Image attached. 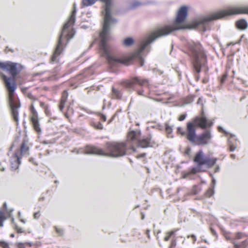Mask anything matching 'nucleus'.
<instances>
[{
    "label": "nucleus",
    "mask_w": 248,
    "mask_h": 248,
    "mask_svg": "<svg viewBox=\"0 0 248 248\" xmlns=\"http://www.w3.org/2000/svg\"><path fill=\"white\" fill-rule=\"evenodd\" d=\"M41 216L40 212L38 211L34 213L33 214V217L35 219H38Z\"/></svg>",
    "instance_id": "72a5a7b5"
},
{
    "label": "nucleus",
    "mask_w": 248,
    "mask_h": 248,
    "mask_svg": "<svg viewBox=\"0 0 248 248\" xmlns=\"http://www.w3.org/2000/svg\"><path fill=\"white\" fill-rule=\"evenodd\" d=\"M5 170V168L2 166L1 162H0V171H3Z\"/></svg>",
    "instance_id": "09e8293b"
},
{
    "label": "nucleus",
    "mask_w": 248,
    "mask_h": 248,
    "mask_svg": "<svg viewBox=\"0 0 248 248\" xmlns=\"http://www.w3.org/2000/svg\"><path fill=\"white\" fill-rule=\"evenodd\" d=\"M92 125L96 129L101 130L103 129V126L101 123L100 122L92 123Z\"/></svg>",
    "instance_id": "bb28decb"
},
{
    "label": "nucleus",
    "mask_w": 248,
    "mask_h": 248,
    "mask_svg": "<svg viewBox=\"0 0 248 248\" xmlns=\"http://www.w3.org/2000/svg\"><path fill=\"white\" fill-rule=\"evenodd\" d=\"M214 193V190L212 187L209 188L205 192V195L207 197H210Z\"/></svg>",
    "instance_id": "cd10ccee"
},
{
    "label": "nucleus",
    "mask_w": 248,
    "mask_h": 248,
    "mask_svg": "<svg viewBox=\"0 0 248 248\" xmlns=\"http://www.w3.org/2000/svg\"><path fill=\"white\" fill-rule=\"evenodd\" d=\"M20 154L22 156L29 155V147L24 141L22 143L20 147Z\"/></svg>",
    "instance_id": "f3484780"
},
{
    "label": "nucleus",
    "mask_w": 248,
    "mask_h": 248,
    "mask_svg": "<svg viewBox=\"0 0 248 248\" xmlns=\"http://www.w3.org/2000/svg\"><path fill=\"white\" fill-rule=\"evenodd\" d=\"M150 230H146V232H145V234L146 235H147V237L148 238H150Z\"/></svg>",
    "instance_id": "de8ad7c7"
},
{
    "label": "nucleus",
    "mask_w": 248,
    "mask_h": 248,
    "mask_svg": "<svg viewBox=\"0 0 248 248\" xmlns=\"http://www.w3.org/2000/svg\"><path fill=\"white\" fill-rule=\"evenodd\" d=\"M55 230L57 233L59 235H62L63 233V230L61 228H58L57 227H55Z\"/></svg>",
    "instance_id": "2f4dec72"
},
{
    "label": "nucleus",
    "mask_w": 248,
    "mask_h": 248,
    "mask_svg": "<svg viewBox=\"0 0 248 248\" xmlns=\"http://www.w3.org/2000/svg\"><path fill=\"white\" fill-rule=\"evenodd\" d=\"M175 231H170L167 232L165 233V236L164 238L165 241H168L170 239L175 238H174Z\"/></svg>",
    "instance_id": "aec40b11"
},
{
    "label": "nucleus",
    "mask_w": 248,
    "mask_h": 248,
    "mask_svg": "<svg viewBox=\"0 0 248 248\" xmlns=\"http://www.w3.org/2000/svg\"><path fill=\"white\" fill-rule=\"evenodd\" d=\"M0 211H4L5 213H6L7 211V204L6 202H4L2 206V209Z\"/></svg>",
    "instance_id": "58836bf2"
},
{
    "label": "nucleus",
    "mask_w": 248,
    "mask_h": 248,
    "mask_svg": "<svg viewBox=\"0 0 248 248\" xmlns=\"http://www.w3.org/2000/svg\"><path fill=\"white\" fill-rule=\"evenodd\" d=\"M220 170V167L218 165H216L215 168L214 172H217Z\"/></svg>",
    "instance_id": "49530a36"
},
{
    "label": "nucleus",
    "mask_w": 248,
    "mask_h": 248,
    "mask_svg": "<svg viewBox=\"0 0 248 248\" xmlns=\"http://www.w3.org/2000/svg\"><path fill=\"white\" fill-rule=\"evenodd\" d=\"M187 15V7L186 6L181 7L179 9L176 19L172 24L166 25L158 29L150 36L140 42L138 48L127 57V59H129V62L133 60H137L140 66H143L144 61L142 57L145 51H149V45L159 38L167 36L174 31L183 29V23Z\"/></svg>",
    "instance_id": "f257e3e1"
},
{
    "label": "nucleus",
    "mask_w": 248,
    "mask_h": 248,
    "mask_svg": "<svg viewBox=\"0 0 248 248\" xmlns=\"http://www.w3.org/2000/svg\"><path fill=\"white\" fill-rule=\"evenodd\" d=\"M44 109H45V111L46 115L47 116H49L50 115V111H49L48 107H47Z\"/></svg>",
    "instance_id": "a19ab883"
},
{
    "label": "nucleus",
    "mask_w": 248,
    "mask_h": 248,
    "mask_svg": "<svg viewBox=\"0 0 248 248\" xmlns=\"http://www.w3.org/2000/svg\"><path fill=\"white\" fill-rule=\"evenodd\" d=\"M31 121L34 129L38 134H40L41 133L42 130L38 120L37 112L35 109L31 111Z\"/></svg>",
    "instance_id": "ddd939ff"
},
{
    "label": "nucleus",
    "mask_w": 248,
    "mask_h": 248,
    "mask_svg": "<svg viewBox=\"0 0 248 248\" xmlns=\"http://www.w3.org/2000/svg\"><path fill=\"white\" fill-rule=\"evenodd\" d=\"M8 216L4 211H0V227L3 226V222L7 219Z\"/></svg>",
    "instance_id": "6ab92c4d"
},
{
    "label": "nucleus",
    "mask_w": 248,
    "mask_h": 248,
    "mask_svg": "<svg viewBox=\"0 0 248 248\" xmlns=\"http://www.w3.org/2000/svg\"><path fill=\"white\" fill-rule=\"evenodd\" d=\"M210 230H211V233L213 235H217L216 232L213 229L211 228Z\"/></svg>",
    "instance_id": "3c124183"
},
{
    "label": "nucleus",
    "mask_w": 248,
    "mask_h": 248,
    "mask_svg": "<svg viewBox=\"0 0 248 248\" xmlns=\"http://www.w3.org/2000/svg\"><path fill=\"white\" fill-rule=\"evenodd\" d=\"M134 43V40L131 37L125 38L123 42V44L125 46H129Z\"/></svg>",
    "instance_id": "5701e85b"
},
{
    "label": "nucleus",
    "mask_w": 248,
    "mask_h": 248,
    "mask_svg": "<svg viewBox=\"0 0 248 248\" xmlns=\"http://www.w3.org/2000/svg\"><path fill=\"white\" fill-rule=\"evenodd\" d=\"M0 68L8 71L12 77V78H8L3 74L1 75L2 79L8 92V102L13 118L17 124L18 122L17 109L20 107V104L18 99L14 96V92L16 87L14 78L21 70L22 66L18 63L7 61L0 62Z\"/></svg>",
    "instance_id": "f03ea898"
},
{
    "label": "nucleus",
    "mask_w": 248,
    "mask_h": 248,
    "mask_svg": "<svg viewBox=\"0 0 248 248\" xmlns=\"http://www.w3.org/2000/svg\"><path fill=\"white\" fill-rule=\"evenodd\" d=\"M234 136L232 134H231V138H230L228 140V143L230 147V151L231 152L234 151L236 148V146L232 143L231 140V138H232Z\"/></svg>",
    "instance_id": "b1692460"
},
{
    "label": "nucleus",
    "mask_w": 248,
    "mask_h": 248,
    "mask_svg": "<svg viewBox=\"0 0 248 248\" xmlns=\"http://www.w3.org/2000/svg\"><path fill=\"white\" fill-rule=\"evenodd\" d=\"M217 160V158H211L206 156L204 160V165H206L207 168H210L216 164Z\"/></svg>",
    "instance_id": "2eb2a0df"
},
{
    "label": "nucleus",
    "mask_w": 248,
    "mask_h": 248,
    "mask_svg": "<svg viewBox=\"0 0 248 248\" xmlns=\"http://www.w3.org/2000/svg\"><path fill=\"white\" fill-rule=\"evenodd\" d=\"M77 9L76 4H73V10L71 13L68 20L64 24L62 30L61 34L59 36L58 44L55 51L51 58L52 62H56L58 61V57L62 51V38L65 37L67 40L72 38L74 35L73 30H70L69 27L73 25L75 22L76 14Z\"/></svg>",
    "instance_id": "39448f33"
},
{
    "label": "nucleus",
    "mask_w": 248,
    "mask_h": 248,
    "mask_svg": "<svg viewBox=\"0 0 248 248\" xmlns=\"http://www.w3.org/2000/svg\"><path fill=\"white\" fill-rule=\"evenodd\" d=\"M191 153V148L187 147L185 151V154L187 155H189Z\"/></svg>",
    "instance_id": "c9c22d12"
},
{
    "label": "nucleus",
    "mask_w": 248,
    "mask_h": 248,
    "mask_svg": "<svg viewBox=\"0 0 248 248\" xmlns=\"http://www.w3.org/2000/svg\"><path fill=\"white\" fill-rule=\"evenodd\" d=\"M16 230L18 233H22L23 232L22 229L19 228L17 226L16 227Z\"/></svg>",
    "instance_id": "79ce46f5"
},
{
    "label": "nucleus",
    "mask_w": 248,
    "mask_h": 248,
    "mask_svg": "<svg viewBox=\"0 0 248 248\" xmlns=\"http://www.w3.org/2000/svg\"><path fill=\"white\" fill-rule=\"evenodd\" d=\"M115 116V115H114L112 117L111 119L110 120H109V121H108V124H110V123L113 121V120L114 119V118Z\"/></svg>",
    "instance_id": "864d4df0"
},
{
    "label": "nucleus",
    "mask_w": 248,
    "mask_h": 248,
    "mask_svg": "<svg viewBox=\"0 0 248 248\" xmlns=\"http://www.w3.org/2000/svg\"><path fill=\"white\" fill-rule=\"evenodd\" d=\"M231 157L232 158L234 159L235 158V155L234 154H231Z\"/></svg>",
    "instance_id": "5fc2aeb1"
},
{
    "label": "nucleus",
    "mask_w": 248,
    "mask_h": 248,
    "mask_svg": "<svg viewBox=\"0 0 248 248\" xmlns=\"http://www.w3.org/2000/svg\"><path fill=\"white\" fill-rule=\"evenodd\" d=\"M212 138L211 132L209 131H206L205 132L197 136L196 143L197 145H206L209 143V140Z\"/></svg>",
    "instance_id": "f8f14e48"
},
{
    "label": "nucleus",
    "mask_w": 248,
    "mask_h": 248,
    "mask_svg": "<svg viewBox=\"0 0 248 248\" xmlns=\"http://www.w3.org/2000/svg\"><path fill=\"white\" fill-rule=\"evenodd\" d=\"M156 4V1L152 0H130L128 1V6L129 9H135L143 5H155Z\"/></svg>",
    "instance_id": "9b49d317"
},
{
    "label": "nucleus",
    "mask_w": 248,
    "mask_h": 248,
    "mask_svg": "<svg viewBox=\"0 0 248 248\" xmlns=\"http://www.w3.org/2000/svg\"><path fill=\"white\" fill-rule=\"evenodd\" d=\"M0 247L2 248H9V244L6 242L0 241Z\"/></svg>",
    "instance_id": "c756f323"
},
{
    "label": "nucleus",
    "mask_w": 248,
    "mask_h": 248,
    "mask_svg": "<svg viewBox=\"0 0 248 248\" xmlns=\"http://www.w3.org/2000/svg\"><path fill=\"white\" fill-rule=\"evenodd\" d=\"M186 117V114H183V115H181L179 117V121H183L185 119Z\"/></svg>",
    "instance_id": "4c0bfd02"
},
{
    "label": "nucleus",
    "mask_w": 248,
    "mask_h": 248,
    "mask_svg": "<svg viewBox=\"0 0 248 248\" xmlns=\"http://www.w3.org/2000/svg\"><path fill=\"white\" fill-rule=\"evenodd\" d=\"M17 248H25L24 244L22 243H18L17 245Z\"/></svg>",
    "instance_id": "ea45409f"
},
{
    "label": "nucleus",
    "mask_w": 248,
    "mask_h": 248,
    "mask_svg": "<svg viewBox=\"0 0 248 248\" xmlns=\"http://www.w3.org/2000/svg\"><path fill=\"white\" fill-rule=\"evenodd\" d=\"M206 157V156H203L202 151H199L196 154L194 159V161L197 163V166L192 168L189 171L185 173L183 175V177L184 178L191 179L192 174H196L201 171H203L204 170L202 169V166L204 165V160Z\"/></svg>",
    "instance_id": "1a4fd4ad"
},
{
    "label": "nucleus",
    "mask_w": 248,
    "mask_h": 248,
    "mask_svg": "<svg viewBox=\"0 0 248 248\" xmlns=\"http://www.w3.org/2000/svg\"><path fill=\"white\" fill-rule=\"evenodd\" d=\"M11 168L12 170H15L18 168L20 164L19 158L18 156V153H15L10 159Z\"/></svg>",
    "instance_id": "4468645a"
},
{
    "label": "nucleus",
    "mask_w": 248,
    "mask_h": 248,
    "mask_svg": "<svg viewBox=\"0 0 248 248\" xmlns=\"http://www.w3.org/2000/svg\"><path fill=\"white\" fill-rule=\"evenodd\" d=\"M112 96L113 98L120 99L122 96V94L119 90L113 88L112 89Z\"/></svg>",
    "instance_id": "412c9836"
},
{
    "label": "nucleus",
    "mask_w": 248,
    "mask_h": 248,
    "mask_svg": "<svg viewBox=\"0 0 248 248\" xmlns=\"http://www.w3.org/2000/svg\"><path fill=\"white\" fill-rule=\"evenodd\" d=\"M40 106L44 109H45V108H46L47 107V106L45 103L42 102H40Z\"/></svg>",
    "instance_id": "37998d69"
},
{
    "label": "nucleus",
    "mask_w": 248,
    "mask_h": 248,
    "mask_svg": "<svg viewBox=\"0 0 248 248\" xmlns=\"http://www.w3.org/2000/svg\"><path fill=\"white\" fill-rule=\"evenodd\" d=\"M212 182H213V185H215L216 184V182H215V180L214 179H213L212 180Z\"/></svg>",
    "instance_id": "4d7b16f0"
},
{
    "label": "nucleus",
    "mask_w": 248,
    "mask_h": 248,
    "mask_svg": "<svg viewBox=\"0 0 248 248\" xmlns=\"http://www.w3.org/2000/svg\"><path fill=\"white\" fill-rule=\"evenodd\" d=\"M245 236H246V234L241 232H236L235 235V238L237 239H240Z\"/></svg>",
    "instance_id": "c85d7f7f"
},
{
    "label": "nucleus",
    "mask_w": 248,
    "mask_h": 248,
    "mask_svg": "<svg viewBox=\"0 0 248 248\" xmlns=\"http://www.w3.org/2000/svg\"><path fill=\"white\" fill-rule=\"evenodd\" d=\"M187 47L193 68L196 72L200 73L201 67L205 66L206 63V56L203 48L200 44L192 41L187 43Z\"/></svg>",
    "instance_id": "423d86ee"
},
{
    "label": "nucleus",
    "mask_w": 248,
    "mask_h": 248,
    "mask_svg": "<svg viewBox=\"0 0 248 248\" xmlns=\"http://www.w3.org/2000/svg\"><path fill=\"white\" fill-rule=\"evenodd\" d=\"M137 93L139 95L147 97V95L144 93V91L143 90H139L137 91Z\"/></svg>",
    "instance_id": "473e14b6"
},
{
    "label": "nucleus",
    "mask_w": 248,
    "mask_h": 248,
    "mask_svg": "<svg viewBox=\"0 0 248 248\" xmlns=\"http://www.w3.org/2000/svg\"><path fill=\"white\" fill-rule=\"evenodd\" d=\"M188 237H191L192 239V240L194 243L195 242V241L197 240L196 236L193 234H191L189 236H188Z\"/></svg>",
    "instance_id": "c03bdc74"
},
{
    "label": "nucleus",
    "mask_w": 248,
    "mask_h": 248,
    "mask_svg": "<svg viewBox=\"0 0 248 248\" xmlns=\"http://www.w3.org/2000/svg\"><path fill=\"white\" fill-rule=\"evenodd\" d=\"M176 246V241L175 238H172L171 240L169 248H175Z\"/></svg>",
    "instance_id": "7c9ffc66"
},
{
    "label": "nucleus",
    "mask_w": 248,
    "mask_h": 248,
    "mask_svg": "<svg viewBox=\"0 0 248 248\" xmlns=\"http://www.w3.org/2000/svg\"><path fill=\"white\" fill-rule=\"evenodd\" d=\"M10 236H11V237H14V234H11L10 235Z\"/></svg>",
    "instance_id": "bf43d9fd"
},
{
    "label": "nucleus",
    "mask_w": 248,
    "mask_h": 248,
    "mask_svg": "<svg viewBox=\"0 0 248 248\" xmlns=\"http://www.w3.org/2000/svg\"><path fill=\"white\" fill-rule=\"evenodd\" d=\"M236 26L239 29L244 30L247 29L248 24L246 20L242 19L236 22Z\"/></svg>",
    "instance_id": "dca6fc26"
},
{
    "label": "nucleus",
    "mask_w": 248,
    "mask_h": 248,
    "mask_svg": "<svg viewBox=\"0 0 248 248\" xmlns=\"http://www.w3.org/2000/svg\"><path fill=\"white\" fill-rule=\"evenodd\" d=\"M172 127L170 126L168 124H165V131L169 138H172L173 136L171 135L172 132Z\"/></svg>",
    "instance_id": "4be33fe9"
},
{
    "label": "nucleus",
    "mask_w": 248,
    "mask_h": 248,
    "mask_svg": "<svg viewBox=\"0 0 248 248\" xmlns=\"http://www.w3.org/2000/svg\"><path fill=\"white\" fill-rule=\"evenodd\" d=\"M67 96H68V93L66 91H64L63 92V93H62V98L61 100V103H60V104L59 106V108L61 111H62V109H63V108H64V104L66 101Z\"/></svg>",
    "instance_id": "a211bd4d"
},
{
    "label": "nucleus",
    "mask_w": 248,
    "mask_h": 248,
    "mask_svg": "<svg viewBox=\"0 0 248 248\" xmlns=\"http://www.w3.org/2000/svg\"><path fill=\"white\" fill-rule=\"evenodd\" d=\"M234 248H248V242L244 241L239 244H234Z\"/></svg>",
    "instance_id": "393cba45"
},
{
    "label": "nucleus",
    "mask_w": 248,
    "mask_h": 248,
    "mask_svg": "<svg viewBox=\"0 0 248 248\" xmlns=\"http://www.w3.org/2000/svg\"><path fill=\"white\" fill-rule=\"evenodd\" d=\"M201 100H202V99L201 98H199V100L198 101L197 104H200L201 101Z\"/></svg>",
    "instance_id": "6e6d98bb"
},
{
    "label": "nucleus",
    "mask_w": 248,
    "mask_h": 248,
    "mask_svg": "<svg viewBox=\"0 0 248 248\" xmlns=\"http://www.w3.org/2000/svg\"><path fill=\"white\" fill-rule=\"evenodd\" d=\"M35 110V108H34V106H33V102L31 103V107H30V111H31L32 110Z\"/></svg>",
    "instance_id": "603ef678"
},
{
    "label": "nucleus",
    "mask_w": 248,
    "mask_h": 248,
    "mask_svg": "<svg viewBox=\"0 0 248 248\" xmlns=\"http://www.w3.org/2000/svg\"><path fill=\"white\" fill-rule=\"evenodd\" d=\"M218 131L220 132H223L225 134H227V132L225 130H224L221 126H218Z\"/></svg>",
    "instance_id": "a18cd8bd"
},
{
    "label": "nucleus",
    "mask_w": 248,
    "mask_h": 248,
    "mask_svg": "<svg viewBox=\"0 0 248 248\" xmlns=\"http://www.w3.org/2000/svg\"><path fill=\"white\" fill-rule=\"evenodd\" d=\"M30 161L31 162L33 161V159H32V158L30 159Z\"/></svg>",
    "instance_id": "052dcab7"
},
{
    "label": "nucleus",
    "mask_w": 248,
    "mask_h": 248,
    "mask_svg": "<svg viewBox=\"0 0 248 248\" xmlns=\"http://www.w3.org/2000/svg\"><path fill=\"white\" fill-rule=\"evenodd\" d=\"M227 76L226 74H224L222 76L220 80V82L221 83H223L224 82V81L226 80V78H227Z\"/></svg>",
    "instance_id": "e433bc0d"
},
{
    "label": "nucleus",
    "mask_w": 248,
    "mask_h": 248,
    "mask_svg": "<svg viewBox=\"0 0 248 248\" xmlns=\"http://www.w3.org/2000/svg\"><path fill=\"white\" fill-rule=\"evenodd\" d=\"M177 132L181 134L182 136L186 135V133L182 131V128L180 127H178L177 128Z\"/></svg>",
    "instance_id": "f704fd0d"
},
{
    "label": "nucleus",
    "mask_w": 248,
    "mask_h": 248,
    "mask_svg": "<svg viewBox=\"0 0 248 248\" xmlns=\"http://www.w3.org/2000/svg\"><path fill=\"white\" fill-rule=\"evenodd\" d=\"M138 84L140 86L145 85L147 88H149V83L147 79L141 78L140 77H135L131 80L126 81L124 83V86L127 90L131 91L133 90L134 85Z\"/></svg>",
    "instance_id": "9d476101"
},
{
    "label": "nucleus",
    "mask_w": 248,
    "mask_h": 248,
    "mask_svg": "<svg viewBox=\"0 0 248 248\" xmlns=\"http://www.w3.org/2000/svg\"><path fill=\"white\" fill-rule=\"evenodd\" d=\"M248 14V5H239L221 11L213 13L206 16L201 17L194 22L195 28H200L205 31L209 29V23L212 21L222 18L226 16L238 14Z\"/></svg>",
    "instance_id": "7ed1b4c3"
},
{
    "label": "nucleus",
    "mask_w": 248,
    "mask_h": 248,
    "mask_svg": "<svg viewBox=\"0 0 248 248\" xmlns=\"http://www.w3.org/2000/svg\"><path fill=\"white\" fill-rule=\"evenodd\" d=\"M101 119L103 121H106V116L103 114H101Z\"/></svg>",
    "instance_id": "8fccbe9b"
},
{
    "label": "nucleus",
    "mask_w": 248,
    "mask_h": 248,
    "mask_svg": "<svg viewBox=\"0 0 248 248\" xmlns=\"http://www.w3.org/2000/svg\"><path fill=\"white\" fill-rule=\"evenodd\" d=\"M127 146L124 142H108L106 145V151L98 147L87 146L86 154H92L112 157H119L126 155Z\"/></svg>",
    "instance_id": "20e7f679"
},
{
    "label": "nucleus",
    "mask_w": 248,
    "mask_h": 248,
    "mask_svg": "<svg viewBox=\"0 0 248 248\" xmlns=\"http://www.w3.org/2000/svg\"><path fill=\"white\" fill-rule=\"evenodd\" d=\"M26 89L24 90L22 89L23 92H24L25 93L26 96L29 98L30 99L32 100V101H35L37 100V98L33 96L31 93L27 92L25 93Z\"/></svg>",
    "instance_id": "a878e982"
},
{
    "label": "nucleus",
    "mask_w": 248,
    "mask_h": 248,
    "mask_svg": "<svg viewBox=\"0 0 248 248\" xmlns=\"http://www.w3.org/2000/svg\"><path fill=\"white\" fill-rule=\"evenodd\" d=\"M43 143H44V144H47V143H48V142H47V141H44L43 142Z\"/></svg>",
    "instance_id": "13d9d810"
},
{
    "label": "nucleus",
    "mask_w": 248,
    "mask_h": 248,
    "mask_svg": "<svg viewBox=\"0 0 248 248\" xmlns=\"http://www.w3.org/2000/svg\"><path fill=\"white\" fill-rule=\"evenodd\" d=\"M140 131L139 130L131 131L127 136V142L130 143L132 147L133 145H137L141 148H147L152 146V136L149 135L148 136L142 140H140Z\"/></svg>",
    "instance_id": "6e6552de"
},
{
    "label": "nucleus",
    "mask_w": 248,
    "mask_h": 248,
    "mask_svg": "<svg viewBox=\"0 0 248 248\" xmlns=\"http://www.w3.org/2000/svg\"><path fill=\"white\" fill-rule=\"evenodd\" d=\"M195 124L202 129H205L207 127L211 126L212 123L209 121L204 116L197 117L194 119L193 123H187L186 135V139L193 144L196 143L197 137Z\"/></svg>",
    "instance_id": "0eeeda50"
}]
</instances>
